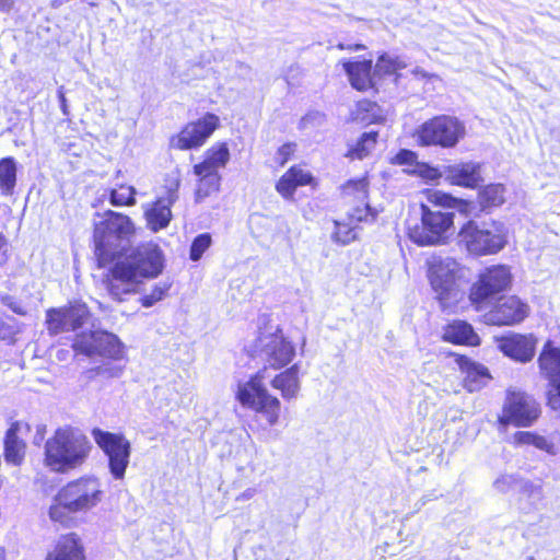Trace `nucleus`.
Here are the masks:
<instances>
[{"instance_id": "1", "label": "nucleus", "mask_w": 560, "mask_h": 560, "mask_svg": "<svg viewBox=\"0 0 560 560\" xmlns=\"http://www.w3.org/2000/svg\"><path fill=\"white\" fill-rule=\"evenodd\" d=\"M164 269V255L155 243H143L129 254L118 258L104 279L108 295L124 302L129 295L139 293L143 279H153Z\"/></svg>"}, {"instance_id": "2", "label": "nucleus", "mask_w": 560, "mask_h": 560, "mask_svg": "<svg viewBox=\"0 0 560 560\" xmlns=\"http://www.w3.org/2000/svg\"><path fill=\"white\" fill-rule=\"evenodd\" d=\"M84 432L71 425L58 428L45 444V462L54 471L65 472L81 466L92 451Z\"/></svg>"}, {"instance_id": "3", "label": "nucleus", "mask_w": 560, "mask_h": 560, "mask_svg": "<svg viewBox=\"0 0 560 560\" xmlns=\"http://www.w3.org/2000/svg\"><path fill=\"white\" fill-rule=\"evenodd\" d=\"M135 228L129 217L107 211L102 221L95 224V255L101 266L112 261L128 246Z\"/></svg>"}, {"instance_id": "4", "label": "nucleus", "mask_w": 560, "mask_h": 560, "mask_svg": "<svg viewBox=\"0 0 560 560\" xmlns=\"http://www.w3.org/2000/svg\"><path fill=\"white\" fill-rule=\"evenodd\" d=\"M427 265L428 279L442 308H453L463 295L457 282L459 264L452 257L434 255Z\"/></svg>"}, {"instance_id": "5", "label": "nucleus", "mask_w": 560, "mask_h": 560, "mask_svg": "<svg viewBox=\"0 0 560 560\" xmlns=\"http://www.w3.org/2000/svg\"><path fill=\"white\" fill-rule=\"evenodd\" d=\"M458 238L459 243L476 256L497 254L506 244L503 224L494 221L478 223L470 220L462 226Z\"/></svg>"}, {"instance_id": "6", "label": "nucleus", "mask_w": 560, "mask_h": 560, "mask_svg": "<svg viewBox=\"0 0 560 560\" xmlns=\"http://www.w3.org/2000/svg\"><path fill=\"white\" fill-rule=\"evenodd\" d=\"M248 352L253 358L260 359L270 368L281 369L293 360L295 348L279 326H269L259 330V335L249 347Z\"/></svg>"}, {"instance_id": "7", "label": "nucleus", "mask_w": 560, "mask_h": 560, "mask_svg": "<svg viewBox=\"0 0 560 560\" xmlns=\"http://www.w3.org/2000/svg\"><path fill=\"white\" fill-rule=\"evenodd\" d=\"M512 272L505 265H493L485 268L469 289L468 299L476 311L488 308L494 299L510 289Z\"/></svg>"}, {"instance_id": "8", "label": "nucleus", "mask_w": 560, "mask_h": 560, "mask_svg": "<svg viewBox=\"0 0 560 560\" xmlns=\"http://www.w3.org/2000/svg\"><path fill=\"white\" fill-rule=\"evenodd\" d=\"M264 372L259 371L237 385L236 399L246 408L261 413L269 425H275L280 416V400L270 395L262 383Z\"/></svg>"}, {"instance_id": "9", "label": "nucleus", "mask_w": 560, "mask_h": 560, "mask_svg": "<svg viewBox=\"0 0 560 560\" xmlns=\"http://www.w3.org/2000/svg\"><path fill=\"white\" fill-rule=\"evenodd\" d=\"M465 125L456 117L441 115L423 122L417 130L421 145L453 148L465 136Z\"/></svg>"}, {"instance_id": "10", "label": "nucleus", "mask_w": 560, "mask_h": 560, "mask_svg": "<svg viewBox=\"0 0 560 560\" xmlns=\"http://www.w3.org/2000/svg\"><path fill=\"white\" fill-rule=\"evenodd\" d=\"M96 445L108 459V469L116 480L125 477L130 462L131 444L122 433H114L94 428L91 431Z\"/></svg>"}, {"instance_id": "11", "label": "nucleus", "mask_w": 560, "mask_h": 560, "mask_svg": "<svg viewBox=\"0 0 560 560\" xmlns=\"http://www.w3.org/2000/svg\"><path fill=\"white\" fill-rule=\"evenodd\" d=\"M421 225L409 229V238L418 245H434L440 243L446 232L453 226L454 213L432 210L422 205Z\"/></svg>"}, {"instance_id": "12", "label": "nucleus", "mask_w": 560, "mask_h": 560, "mask_svg": "<svg viewBox=\"0 0 560 560\" xmlns=\"http://www.w3.org/2000/svg\"><path fill=\"white\" fill-rule=\"evenodd\" d=\"M72 347L77 353L86 357L100 355L119 360L124 355V345L120 339L106 330L77 335Z\"/></svg>"}, {"instance_id": "13", "label": "nucleus", "mask_w": 560, "mask_h": 560, "mask_svg": "<svg viewBox=\"0 0 560 560\" xmlns=\"http://www.w3.org/2000/svg\"><path fill=\"white\" fill-rule=\"evenodd\" d=\"M540 415V406L536 399L521 390H508L503 406L502 423L515 427H530Z\"/></svg>"}, {"instance_id": "14", "label": "nucleus", "mask_w": 560, "mask_h": 560, "mask_svg": "<svg viewBox=\"0 0 560 560\" xmlns=\"http://www.w3.org/2000/svg\"><path fill=\"white\" fill-rule=\"evenodd\" d=\"M219 122L217 115L207 113L199 119L185 125L177 135L172 136L170 145L182 151L198 149L219 127Z\"/></svg>"}, {"instance_id": "15", "label": "nucleus", "mask_w": 560, "mask_h": 560, "mask_svg": "<svg viewBox=\"0 0 560 560\" xmlns=\"http://www.w3.org/2000/svg\"><path fill=\"white\" fill-rule=\"evenodd\" d=\"M90 312L83 303H70L62 307L46 311V326L49 335L56 336L63 331L80 328L88 319Z\"/></svg>"}, {"instance_id": "16", "label": "nucleus", "mask_w": 560, "mask_h": 560, "mask_svg": "<svg viewBox=\"0 0 560 560\" xmlns=\"http://www.w3.org/2000/svg\"><path fill=\"white\" fill-rule=\"evenodd\" d=\"M538 361L551 386L548 392V405L553 410H560V348L555 347L551 341H547Z\"/></svg>"}, {"instance_id": "17", "label": "nucleus", "mask_w": 560, "mask_h": 560, "mask_svg": "<svg viewBox=\"0 0 560 560\" xmlns=\"http://www.w3.org/2000/svg\"><path fill=\"white\" fill-rule=\"evenodd\" d=\"M179 184L180 180L178 178L170 182L165 186V195L159 197L158 200L145 210V219L152 231L158 232L168 225L172 219L171 207L178 199Z\"/></svg>"}, {"instance_id": "18", "label": "nucleus", "mask_w": 560, "mask_h": 560, "mask_svg": "<svg viewBox=\"0 0 560 560\" xmlns=\"http://www.w3.org/2000/svg\"><path fill=\"white\" fill-rule=\"evenodd\" d=\"M528 305L516 296L501 299L486 315L487 323L497 326H512L528 316Z\"/></svg>"}, {"instance_id": "19", "label": "nucleus", "mask_w": 560, "mask_h": 560, "mask_svg": "<svg viewBox=\"0 0 560 560\" xmlns=\"http://www.w3.org/2000/svg\"><path fill=\"white\" fill-rule=\"evenodd\" d=\"M536 345L537 339L532 334L510 332L498 339V348L504 355L523 363L534 358Z\"/></svg>"}, {"instance_id": "20", "label": "nucleus", "mask_w": 560, "mask_h": 560, "mask_svg": "<svg viewBox=\"0 0 560 560\" xmlns=\"http://www.w3.org/2000/svg\"><path fill=\"white\" fill-rule=\"evenodd\" d=\"M97 493L98 492H93L92 497H90L85 492L77 499L69 500L66 497V492H58L55 498V503L49 509L51 520L60 522L61 524H68L72 514L88 509L95 503Z\"/></svg>"}, {"instance_id": "21", "label": "nucleus", "mask_w": 560, "mask_h": 560, "mask_svg": "<svg viewBox=\"0 0 560 560\" xmlns=\"http://www.w3.org/2000/svg\"><path fill=\"white\" fill-rule=\"evenodd\" d=\"M45 560H88L86 549L77 533L61 535Z\"/></svg>"}, {"instance_id": "22", "label": "nucleus", "mask_w": 560, "mask_h": 560, "mask_svg": "<svg viewBox=\"0 0 560 560\" xmlns=\"http://www.w3.org/2000/svg\"><path fill=\"white\" fill-rule=\"evenodd\" d=\"M443 175L451 184L466 188H475L482 182L481 164L472 161L444 166Z\"/></svg>"}, {"instance_id": "23", "label": "nucleus", "mask_w": 560, "mask_h": 560, "mask_svg": "<svg viewBox=\"0 0 560 560\" xmlns=\"http://www.w3.org/2000/svg\"><path fill=\"white\" fill-rule=\"evenodd\" d=\"M455 361L464 374V387L468 392H478L490 382L491 375L485 365L465 355H457Z\"/></svg>"}, {"instance_id": "24", "label": "nucleus", "mask_w": 560, "mask_h": 560, "mask_svg": "<svg viewBox=\"0 0 560 560\" xmlns=\"http://www.w3.org/2000/svg\"><path fill=\"white\" fill-rule=\"evenodd\" d=\"M23 428L28 429V424L20 421L11 423L4 438V459L14 466H20L25 456V443L18 436Z\"/></svg>"}, {"instance_id": "25", "label": "nucleus", "mask_w": 560, "mask_h": 560, "mask_svg": "<svg viewBox=\"0 0 560 560\" xmlns=\"http://www.w3.org/2000/svg\"><path fill=\"white\" fill-rule=\"evenodd\" d=\"M343 69L355 90L366 91L372 88V60H348L343 62Z\"/></svg>"}, {"instance_id": "26", "label": "nucleus", "mask_w": 560, "mask_h": 560, "mask_svg": "<svg viewBox=\"0 0 560 560\" xmlns=\"http://www.w3.org/2000/svg\"><path fill=\"white\" fill-rule=\"evenodd\" d=\"M312 174L299 166L289 168L278 180L277 191L285 199L293 197L299 186L307 185L312 180Z\"/></svg>"}, {"instance_id": "27", "label": "nucleus", "mask_w": 560, "mask_h": 560, "mask_svg": "<svg viewBox=\"0 0 560 560\" xmlns=\"http://www.w3.org/2000/svg\"><path fill=\"white\" fill-rule=\"evenodd\" d=\"M299 371V365L293 364L272 378L271 386L280 390L283 399L290 400L296 398L301 388Z\"/></svg>"}, {"instance_id": "28", "label": "nucleus", "mask_w": 560, "mask_h": 560, "mask_svg": "<svg viewBox=\"0 0 560 560\" xmlns=\"http://www.w3.org/2000/svg\"><path fill=\"white\" fill-rule=\"evenodd\" d=\"M192 172L194 175L198 178L195 190V201L197 203H201L206 198L217 194L220 190L222 177L219 173H213L206 170L199 171L195 165Z\"/></svg>"}, {"instance_id": "29", "label": "nucleus", "mask_w": 560, "mask_h": 560, "mask_svg": "<svg viewBox=\"0 0 560 560\" xmlns=\"http://www.w3.org/2000/svg\"><path fill=\"white\" fill-rule=\"evenodd\" d=\"M230 150L225 142H219L210 147L203 155V160L195 164L198 170H206L213 173H219L220 168L225 167L230 161Z\"/></svg>"}, {"instance_id": "30", "label": "nucleus", "mask_w": 560, "mask_h": 560, "mask_svg": "<svg viewBox=\"0 0 560 560\" xmlns=\"http://www.w3.org/2000/svg\"><path fill=\"white\" fill-rule=\"evenodd\" d=\"M443 338L458 345H476L478 342V336L472 326L464 320H454L448 324L444 329Z\"/></svg>"}, {"instance_id": "31", "label": "nucleus", "mask_w": 560, "mask_h": 560, "mask_svg": "<svg viewBox=\"0 0 560 560\" xmlns=\"http://www.w3.org/2000/svg\"><path fill=\"white\" fill-rule=\"evenodd\" d=\"M16 161L12 156L0 159V191L3 196H12L16 185Z\"/></svg>"}, {"instance_id": "32", "label": "nucleus", "mask_w": 560, "mask_h": 560, "mask_svg": "<svg viewBox=\"0 0 560 560\" xmlns=\"http://www.w3.org/2000/svg\"><path fill=\"white\" fill-rule=\"evenodd\" d=\"M505 189L501 184H490L478 192V202L482 211L499 207L504 202Z\"/></svg>"}, {"instance_id": "33", "label": "nucleus", "mask_w": 560, "mask_h": 560, "mask_svg": "<svg viewBox=\"0 0 560 560\" xmlns=\"http://www.w3.org/2000/svg\"><path fill=\"white\" fill-rule=\"evenodd\" d=\"M376 140V131L362 133L357 143L348 150L347 156L362 160L363 158L368 156L372 149L375 147Z\"/></svg>"}, {"instance_id": "34", "label": "nucleus", "mask_w": 560, "mask_h": 560, "mask_svg": "<svg viewBox=\"0 0 560 560\" xmlns=\"http://www.w3.org/2000/svg\"><path fill=\"white\" fill-rule=\"evenodd\" d=\"M369 180L366 177L350 179L342 185L341 190L345 197H353L358 201L368 199Z\"/></svg>"}, {"instance_id": "35", "label": "nucleus", "mask_w": 560, "mask_h": 560, "mask_svg": "<svg viewBox=\"0 0 560 560\" xmlns=\"http://www.w3.org/2000/svg\"><path fill=\"white\" fill-rule=\"evenodd\" d=\"M172 283L170 281H160L152 287L149 293L143 294L139 299V302L143 307H151L155 303L162 301L167 295V292L170 291Z\"/></svg>"}, {"instance_id": "36", "label": "nucleus", "mask_w": 560, "mask_h": 560, "mask_svg": "<svg viewBox=\"0 0 560 560\" xmlns=\"http://www.w3.org/2000/svg\"><path fill=\"white\" fill-rule=\"evenodd\" d=\"M136 192L132 186H120L119 189H110L109 202L115 207L133 206L136 203Z\"/></svg>"}, {"instance_id": "37", "label": "nucleus", "mask_w": 560, "mask_h": 560, "mask_svg": "<svg viewBox=\"0 0 560 560\" xmlns=\"http://www.w3.org/2000/svg\"><path fill=\"white\" fill-rule=\"evenodd\" d=\"M498 490H537L534 487H527L526 481L515 475H503L494 481Z\"/></svg>"}, {"instance_id": "38", "label": "nucleus", "mask_w": 560, "mask_h": 560, "mask_svg": "<svg viewBox=\"0 0 560 560\" xmlns=\"http://www.w3.org/2000/svg\"><path fill=\"white\" fill-rule=\"evenodd\" d=\"M405 67L406 63L399 57L383 54L376 61L375 71L383 72L384 74H393L398 69H402Z\"/></svg>"}, {"instance_id": "39", "label": "nucleus", "mask_w": 560, "mask_h": 560, "mask_svg": "<svg viewBox=\"0 0 560 560\" xmlns=\"http://www.w3.org/2000/svg\"><path fill=\"white\" fill-rule=\"evenodd\" d=\"M211 243L212 238L209 233L197 235L190 245L189 258L192 261H198L203 253L211 246Z\"/></svg>"}, {"instance_id": "40", "label": "nucleus", "mask_w": 560, "mask_h": 560, "mask_svg": "<svg viewBox=\"0 0 560 560\" xmlns=\"http://www.w3.org/2000/svg\"><path fill=\"white\" fill-rule=\"evenodd\" d=\"M355 238L353 228L347 223L335 221V231L332 233V240L342 245L349 244Z\"/></svg>"}, {"instance_id": "41", "label": "nucleus", "mask_w": 560, "mask_h": 560, "mask_svg": "<svg viewBox=\"0 0 560 560\" xmlns=\"http://www.w3.org/2000/svg\"><path fill=\"white\" fill-rule=\"evenodd\" d=\"M361 206H357L350 213V220L355 222H372L375 220L377 212L373 210L368 201H360Z\"/></svg>"}, {"instance_id": "42", "label": "nucleus", "mask_w": 560, "mask_h": 560, "mask_svg": "<svg viewBox=\"0 0 560 560\" xmlns=\"http://www.w3.org/2000/svg\"><path fill=\"white\" fill-rule=\"evenodd\" d=\"M417 161V154L408 149L399 150L392 159V163L396 165H412Z\"/></svg>"}, {"instance_id": "43", "label": "nucleus", "mask_w": 560, "mask_h": 560, "mask_svg": "<svg viewBox=\"0 0 560 560\" xmlns=\"http://www.w3.org/2000/svg\"><path fill=\"white\" fill-rule=\"evenodd\" d=\"M124 366L116 364H106L98 366L96 373L106 377H119L122 374Z\"/></svg>"}, {"instance_id": "44", "label": "nucleus", "mask_w": 560, "mask_h": 560, "mask_svg": "<svg viewBox=\"0 0 560 560\" xmlns=\"http://www.w3.org/2000/svg\"><path fill=\"white\" fill-rule=\"evenodd\" d=\"M533 445L541 451H545L549 454H553V444L548 441L545 436L535 434Z\"/></svg>"}, {"instance_id": "45", "label": "nucleus", "mask_w": 560, "mask_h": 560, "mask_svg": "<svg viewBox=\"0 0 560 560\" xmlns=\"http://www.w3.org/2000/svg\"><path fill=\"white\" fill-rule=\"evenodd\" d=\"M294 144L285 143L277 152V160L283 165L294 152Z\"/></svg>"}, {"instance_id": "46", "label": "nucleus", "mask_w": 560, "mask_h": 560, "mask_svg": "<svg viewBox=\"0 0 560 560\" xmlns=\"http://www.w3.org/2000/svg\"><path fill=\"white\" fill-rule=\"evenodd\" d=\"M534 435L535 433L533 432L520 431L515 433L514 439L520 445H533Z\"/></svg>"}, {"instance_id": "47", "label": "nucleus", "mask_w": 560, "mask_h": 560, "mask_svg": "<svg viewBox=\"0 0 560 560\" xmlns=\"http://www.w3.org/2000/svg\"><path fill=\"white\" fill-rule=\"evenodd\" d=\"M323 118V115L319 114V113H312V114H307L305 115L301 121H300V127L301 128H306L308 126V124H311L313 120H316V119H322Z\"/></svg>"}, {"instance_id": "48", "label": "nucleus", "mask_w": 560, "mask_h": 560, "mask_svg": "<svg viewBox=\"0 0 560 560\" xmlns=\"http://www.w3.org/2000/svg\"><path fill=\"white\" fill-rule=\"evenodd\" d=\"M58 101L60 104L61 112L63 115H68V105H67V98L63 92V86H60L57 91Z\"/></svg>"}, {"instance_id": "49", "label": "nucleus", "mask_w": 560, "mask_h": 560, "mask_svg": "<svg viewBox=\"0 0 560 560\" xmlns=\"http://www.w3.org/2000/svg\"><path fill=\"white\" fill-rule=\"evenodd\" d=\"M8 245L5 238L0 234V265L7 261Z\"/></svg>"}, {"instance_id": "50", "label": "nucleus", "mask_w": 560, "mask_h": 560, "mask_svg": "<svg viewBox=\"0 0 560 560\" xmlns=\"http://www.w3.org/2000/svg\"><path fill=\"white\" fill-rule=\"evenodd\" d=\"M11 332V328L3 322L2 317L0 316V339H7Z\"/></svg>"}, {"instance_id": "51", "label": "nucleus", "mask_w": 560, "mask_h": 560, "mask_svg": "<svg viewBox=\"0 0 560 560\" xmlns=\"http://www.w3.org/2000/svg\"><path fill=\"white\" fill-rule=\"evenodd\" d=\"M338 48H339V49H342V50H343V49H347V50H354V51H358V50H362V49H364V48H365V46H364V45H362V44H354V45H347V46H346V45H343V44H339V45H338Z\"/></svg>"}, {"instance_id": "52", "label": "nucleus", "mask_w": 560, "mask_h": 560, "mask_svg": "<svg viewBox=\"0 0 560 560\" xmlns=\"http://www.w3.org/2000/svg\"><path fill=\"white\" fill-rule=\"evenodd\" d=\"M13 7V0H0V12H9Z\"/></svg>"}, {"instance_id": "53", "label": "nucleus", "mask_w": 560, "mask_h": 560, "mask_svg": "<svg viewBox=\"0 0 560 560\" xmlns=\"http://www.w3.org/2000/svg\"><path fill=\"white\" fill-rule=\"evenodd\" d=\"M10 307L12 308V311L16 314H24V311L20 307V306H16V305H10Z\"/></svg>"}, {"instance_id": "54", "label": "nucleus", "mask_w": 560, "mask_h": 560, "mask_svg": "<svg viewBox=\"0 0 560 560\" xmlns=\"http://www.w3.org/2000/svg\"><path fill=\"white\" fill-rule=\"evenodd\" d=\"M431 172H432V173H434V175H433V176H436V173H438V171H436V170H431Z\"/></svg>"}, {"instance_id": "55", "label": "nucleus", "mask_w": 560, "mask_h": 560, "mask_svg": "<svg viewBox=\"0 0 560 560\" xmlns=\"http://www.w3.org/2000/svg\"><path fill=\"white\" fill-rule=\"evenodd\" d=\"M0 560H5L3 553H0Z\"/></svg>"}, {"instance_id": "56", "label": "nucleus", "mask_w": 560, "mask_h": 560, "mask_svg": "<svg viewBox=\"0 0 560 560\" xmlns=\"http://www.w3.org/2000/svg\"><path fill=\"white\" fill-rule=\"evenodd\" d=\"M98 306H100L102 310H104V306H103V304H102V303H98Z\"/></svg>"}, {"instance_id": "57", "label": "nucleus", "mask_w": 560, "mask_h": 560, "mask_svg": "<svg viewBox=\"0 0 560 560\" xmlns=\"http://www.w3.org/2000/svg\"><path fill=\"white\" fill-rule=\"evenodd\" d=\"M527 560H535V559L530 557V558H528Z\"/></svg>"}]
</instances>
